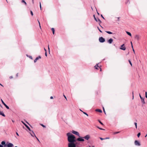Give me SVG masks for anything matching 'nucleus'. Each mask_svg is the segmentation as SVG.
<instances>
[{"label":"nucleus","mask_w":147,"mask_h":147,"mask_svg":"<svg viewBox=\"0 0 147 147\" xmlns=\"http://www.w3.org/2000/svg\"><path fill=\"white\" fill-rule=\"evenodd\" d=\"M139 96H140V98H141V99H142V96H141V95H140V94H139Z\"/></svg>","instance_id":"obj_42"},{"label":"nucleus","mask_w":147,"mask_h":147,"mask_svg":"<svg viewBox=\"0 0 147 147\" xmlns=\"http://www.w3.org/2000/svg\"><path fill=\"white\" fill-rule=\"evenodd\" d=\"M96 111H97V112H98L100 113H102V111L100 110V109H96Z\"/></svg>","instance_id":"obj_19"},{"label":"nucleus","mask_w":147,"mask_h":147,"mask_svg":"<svg viewBox=\"0 0 147 147\" xmlns=\"http://www.w3.org/2000/svg\"><path fill=\"white\" fill-rule=\"evenodd\" d=\"M21 2L22 3H24L26 5L27 4L26 2L24 0H22Z\"/></svg>","instance_id":"obj_22"},{"label":"nucleus","mask_w":147,"mask_h":147,"mask_svg":"<svg viewBox=\"0 0 147 147\" xmlns=\"http://www.w3.org/2000/svg\"><path fill=\"white\" fill-rule=\"evenodd\" d=\"M74 143L75 142L69 143L68 144V147H76V144H75Z\"/></svg>","instance_id":"obj_2"},{"label":"nucleus","mask_w":147,"mask_h":147,"mask_svg":"<svg viewBox=\"0 0 147 147\" xmlns=\"http://www.w3.org/2000/svg\"><path fill=\"white\" fill-rule=\"evenodd\" d=\"M83 138L87 140H88L90 138V136L89 135H87L83 137Z\"/></svg>","instance_id":"obj_8"},{"label":"nucleus","mask_w":147,"mask_h":147,"mask_svg":"<svg viewBox=\"0 0 147 147\" xmlns=\"http://www.w3.org/2000/svg\"><path fill=\"white\" fill-rule=\"evenodd\" d=\"M63 96H64V97H65V98L66 99V100H67V98H66V96L64 95H63Z\"/></svg>","instance_id":"obj_46"},{"label":"nucleus","mask_w":147,"mask_h":147,"mask_svg":"<svg viewBox=\"0 0 147 147\" xmlns=\"http://www.w3.org/2000/svg\"><path fill=\"white\" fill-rule=\"evenodd\" d=\"M83 112L84 114L86 115L87 116H88V115L86 113L84 112Z\"/></svg>","instance_id":"obj_32"},{"label":"nucleus","mask_w":147,"mask_h":147,"mask_svg":"<svg viewBox=\"0 0 147 147\" xmlns=\"http://www.w3.org/2000/svg\"><path fill=\"white\" fill-rule=\"evenodd\" d=\"M7 147H12L13 146V145L11 143H9L7 145Z\"/></svg>","instance_id":"obj_9"},{"label":"nucleus","mask_w":147,"mask_h":147,"mask_svg":"<svg viewBox=\"0 0 147 147\" xmlns=\"http://www.w3.org/2000/svg\"><path fill=\"white\" fill-rule=\"evenodd\" d=\"M93 17H94V19H95V20L96 21V22H98V21H99V22H101L100 20L99 19V18H98V19L97 20V19H96V18H95V15H93Z\"/></svg>","instance_id":"obj_15"},{"label":"nucleus","mask_w":147,"mask_h":147,"mask_svg":"<svg viewBox=\"0 0 147 147\" xmlns=\"http://www.w3.org/2000/svg\"><path fill=\"white\" fill-rule=\"evenodd\" d=\"M45 55L46 56H47V52H45Z\"/></svg>","instance_id":"obj_49"},{"label":"nucleus","mask_w":147,"mask_h":147,"mask_svg":"<svg viewBox=\"0 0 147 147\" xmlns=\"http://www.w3.org/2000/svg\"><path fill=\"white\" fill-rule=\"evenodd\" d=\"M103 112H104V113H105V114H106V112L105 111V109H104V107H103Z\"/></svg>","instance_id":"obj_29"},{"label":"nucleus","mask_w":147,"mask_h":147,"mask_svg":"<svg viewBox=\"0 0 147 147\" xmlns=\"http://www.w3.org/2000/svg\"><path fill=\"white\" fill-rule=\"evenodd\" d=\"M100 138V139L101 140H105V138Z\"/></svg>","instance_id":"obj_41"},{"label":"nucleus","mask_w":147,"mask_h":147,"mask_svg":"<svg viewBox=\"0 0 147 147\" xmlns=\"http://www.w3.org/2000/svg\"><path fill=\"white\" fill-rule=\"evenodd\" d=\"M129 62L130 65H131V66H132V64L131 61L130 60H129Z\"/></svg>","instance_id":"obj_27"},{"label":"nucleus","mask_w":147,"mask_h":147,"mask_svg":"<svg viewBox=\"0 0 147 147\" xmlns=\"http://www.w3.org/2000/svg\"><path fill=\"white\" fill-rule=\"evenodd\" d=\"M131 45H132V42H131Z\"/></svg>","instance_id":"obj_61"},{"label":"nucleus","mask_w":147,"mask_h":147,"mask_svg":"<svg viewBox=\"0 0 147 147\" xmlns=\"http://www.w3.org/2000/svg\"><path fill=\"white\" fill-rule=\"evenodd\" d=\"M1 100L2 102V103L5 106V107H6L7 109H9V107L8 106L3 102V100L2 99H1Z\"/></svg>","instance_id":"obj_7"},{"label":"nucleus","mask_w":147,"mask_h":147,"mask_svg":"<svg viewBox=\"0 0 147 147\" xmlns=\"http://www.w3.org/2000/svg\"><path fill=\"white\" fill-rule=\"evenodd\" d=\"M16 134L17 135H18V136H19V134L17 132H16Z\"/></svg>","instance_id":"obj_53"},{"label":"nucleus","mask_w":147,"mask_h":147,"mask_svg":"<svg viewBox=\"0 0 147 147\" xmlns=\"http://www.w3.org/2000/svg\"><path fill=\"white\" fill-rule=\"evenodd\" d=\"M134 144L136 146H140L141 145V144L140 142L136 140L135 141Z\"/></svg>","instance_id":"obj_5"},{"label":"nucleus","mask_w":147,"mask_h":147,"mask_svg":"<svg viewBox=\"0 0 147 147\" xmlns=\"http://www.w3.org/2000/svg\"><path fill=\"white\" fill-rule=\"evenodd\" d=\"M48 49H49V53H50V49H49V45L48 46Z\"/></svg>","instance_id":"obj_47"},{"label":"nucleus","mask_w":147,"mask_h":147,"mask_svg":"<svg viewBox=\"0 0 147 147\" xmlns=\"http://www.w3.org/2000/svg\"><path fill=\"white\" fill-rule=\"evenodd\" d=\"M1 145H4V147L6 146H7V144H5V142L4 141H3L1 142Z\"/></svg>","instance_id":"obj_12"},{"label":"nucleus","mask_w":147,"mask_h":147,"mask_svg":"<svg viewBox=\"0 0 147 147\" xmlns=\"http://www.w3.org/2000/svg\"><path fill=\"white\" fill-rule=\"evenodd\" d=\"M119 132H120V131H118V132H115L114 133V134H116L119 133Z\"/></svg>","instance_id":"obj_39"},{"label":"nucleus","mask_w":147,"mask_h":147,"mask_svg":"<svg viewBox=\"0 0 147 147\" xmlns=\"http://www.w3.org/2000/svg\"><path fill=\"white\" fill-rule=\"evenodd\" d=\"M126 32L127 34L128 35H129V36H131V33L130 32H127V31H126Z\"/></svg>","instance_id":"obj_20"},{"label":"nucleus","mask_w":147,"mask_h":147,"mask_svg":"<svg viewBox=\"0 0 147 147\" xmlns=\"http://www.w3.org/2000/svg\"><path fill=\"white\" fill-rule=\"evenodd\" d=\"M38 23H39V26H40V28H41V26H40V22L38 20Z\"/></svg>","instance_id":"obj_45"},{"label":"nucleus","mask_w":147,"mask_h":147,"mask_svg":"<svg viewBox=\"0 0 147 147\" xmlns=\"http://www.w3.org/2000/svg\"><path fill=\"white\" fill-rule=\"evenodd\" d=\"M133 50L134 51V49H133Z\"/></svg>","instance_id":"obj_60"},{"label":"nucleus","mask_w":147,"mask_h":147,"mask_svg":"<svg viewBox=\"0 0 147 147\" xmlns=\"http://www.w3.org/2000/svg\"><path fill=\"white\" fill-rule=\"evenodd\" d=\"M30 12L31 14V15L32 16L33 15V14L32 11H30Z\"/></svg>","instance_id":"obj_31"},{"label":"nucleus","mask_w":147,"mask_h":147,"mask_svg":"<svg viewBox=\"0 0 147 147\" xmlns=\"http://www.w3.org/2000/svg\"><path fill=\"white\" fill-rule=\"evenodd\" d=\"M0 85L1 86H3V85H2V84H1L0 83Z\"/></svg>","instance_id":"obj_59"},{"label":"nucleus","mask_w":147,"mask_h":147,"mask_svg":"<svg viewBox=\"0 0 147 147\" xmlns=\"http://www.w3.org/2000/svg\"><path fill=\"white\" fill-rule=\"evenodd\" d=\"M97 127L99 129H100V130H105L104 129H102V128H100L98 127Z\"/></svg>","instance_id":"obj_33"},{"label":"nucleus","mask_w":147,"mask_h":147,"mask_svg":"<svg viewBox=\"0 0 147 147\" xmlns=\"http://www.w3.org/2000/svg\"><path fill=\"white\" fill-rule=\"evenodd\" d=\"M130 3V2H129V0H128V1H127L126 2V3H126V4H127V3Z\"/></svg>","instance_id":"obj_38"},{"label":"nucleus","mask_w":147,"mask_h":147,"mask_svg":"<svg viewBox=\"0 0 147 147\" xmlns=\"http://www.w3.org/2000/svg\"><path fill=\"white\" fill-rule=\"evenodd\" d=\"M32 132L33 133V134L34 135V136L37 139V140L39 142H40V141L39 140V139L38 138L36 137V136L35 134H34V132L32 130Z\"/></svg>","instance_id":"obj_21"},{"label":"nucleus","mask_w":147,"mask_h":147,"mask_svg":"<svg viewBox=\"0 0 147 147\" xmlns=\"http://www.w3.org/2000/svg\"><path fill=\"white\" fill-rule=\"evenodd\" d=\"M22 122L24 124V125L26 126V127H27V128L30 131H31L30 128L25 123L23 122L22 121Z\"/></svg>","instance_id":"obj_13"},{"label":"nucleus","mask_w":147,"mask_h":147,"mask_svg":"<svg viewBox=\"0 0 147 147\" xmlns=\"http://www.w3.org/2000/svg\"><path fill=\"white\" fill-rule=\"evenodd\" d=\"M140 133H139L137 134L138 137L139 138L140 137Z\"/></svg>","instance_id":"obj_26"},{"label":"nucleus","mask_w":147,"mask_h":147,"mask_svg":"<svg viewBox=\"0 0 147 147\" xmlns=\"http://www.w3.org/2000/svg\"><path fill=\"white\" fill-rule=\"evenodd\" d=\"M113 41V39L112 38H111L108 40V42L109 44H111Z\"/></svg>","instance_id":"obj_14"},{"label":"nucleus","mask_w":147,"mask_h":147,"mask_svg":"<svg viewBox=\"0 0 147 147\" xmlns=\"http://www.w3.org/2000/svg\"><path fill=\"white\" fill-rule=\"evenodd\" d=\"M145 97L147 98V92H145Z\"/></svg>","instance_id":"obj_30"},{"label":"nucleus","mask_w":147,"mask_h":147,"mask_svg":"<svg viewBox=\"0 0 147 147\" xmlns=\"http://www.w3.org/2000/svg\"><path fill=\"white\" fill-rule=\"evenodd\" d=\"M72 132L74 134H75L79 137H80V134L77 131H75L74 130H72Z\"/></svg>","instance_id":"obj_6"},{"label":"nucleus","mask_w":147,"mask_h":147,"mask_svg":"<svg viewBox=\"0 0 147 147\" xmlns=\"http://www.w3.org/2000/svg\"><path fill=\"white\" fill-rule=\"evenodd\" d=\"M32 3L33 4L34 3V0H32Z\"/></svg>","instance_id":"obj_56"},{"label":"nucleus","mask_w":147,"mask_h":147,"mask_svg":"<svg viewBox=\"0 0 147 147\" xmlns=\"http://www.w3.org/2000/svg\"><path fill=\"white\" fill-rule=\"evenodd\" d=\"M134 124L135 125L136 128H137V123H136L135 122V123H134Z\"/></svg>","instance_id":"obj_28"},{"label":"nucleus","mask_w":147,"mask_h":147,"mask_svg":"<svg viewBox=\"0 0 147 147\" xmlns=\"http://www.w3.org/2000/svg\"><path fill=\"white\" fill-rule=\"evenodd\" d=\"M97 28H98V30H99V31L101 32H102V31L99 29V28L98 27Z\"/></svg>","instance_id":"obj_40"},{"label":"nucleus","mask_w":147,"mask_h":147,"mask_svg":"<svg viewBox=\"0 0 147 147\" xmlns=\"http://www.w3.org/2000/svg\"><path fill=\"white\" fill-rule=\"evenodd\" d=\"M66 135L67 136L68 141L69 143L75 142H76V137L74 135L70 132L67 133Z\"/></svg>","instance_id":"obj_1"},{"label":"nucleus","mask_w":147,"mask_h":147,"mask_svg":"<svg viewBox=\"0 0 147 147\" xmlns=\"http://www.w3.org/2000/svg\"><path fill=\"white\" fill-rule=\"evenodd\" d=\"M131 47H132V49H133V46L132 45H131Z\"/></svg>","instance_id":"obj_58"},{"label":"nucleus","mask_w":147,"mask_h":147,"mask_svg":"<svg viewBox=\"0 0 147 147\" xmlns=\"http://www.w3.org/2000/svg\"><path fill=\"white\" fill-rule=\"evenodd\" d=\"M51 30L53 32V34H54V33H55V30H54V28H51Z\"/></svg>","instance_id":"obj_23"},{"label":"nucleus","mask_w":147,"mask_h":147,"mask_svg":"<svg viewBox=\"0 0 147 147\" xmlns=\"http://www.w3.org/2000/svg\"><path fill=\"white\" fill-rule=\"evenodd\" d=\"M18 74H16V76H18Z\"/></svg>","instance_id":"obj_57"},{"label":"nucleus","mask_w":147,"mask_h":147,"mask_svg":"<svg viewBox=\"0 0 147 147\" xmlns=\"http://www.w3.org/2000/svg\"><path fill=\"white\" fill-rule=\"evenodd\" d=\"M32 134L31 133H30V135H31V136L33 137H34V135L33 134V133L32 132Z\"/></svg>","instance_id":"obj_34"},{"label":"nucleus","mask_w":147,"mask_h":147,"mask_svg":"<svg viewBox=\"0 0 147 147\" xmlns=\"http://www.w3.org/2000/svg\"><path fill=\"white\" fill-rule=\"evenodd\" d=\"M0 147H3V146L0 144Z\"/></svg>","instance_id":"obj_50"},{"label":"nucleus","mask_w":147,"mask_h":147,"mask_svg":"<svg viewBox=\"0 0 147 147\" xmlns=\"http://www.w3.org/2000/svg\"><path fill=\"white\" fill-rule=\"evenodd\" d=\"M147 135H146L145 136V137H146V136H147Z\"/></svg>","instance_id":"obj_62"},{"label":"nucleus","mask_w":147,"mask_h":147,"mask_svg":"<svg viewBox=\"0 0 147 147\" xmlns=\"http://www.w3.org/2000/svg\"><path fill=\"white\" fill-rule=\"evenodd\" d=\"M12 121L13 122H14V121H13V120H12Z\"/></svg>","instance_id":"obj_63"},{"label":"nucleus","mask_w":147,"mask_h":147,"mask_svg":"<svg viewBox=\"0 0 147 147\" xmlns=\"http://www.w3.org/2000/svg\"><path fill=\"white\" fill-rule=\"evenodd\" d=\"M99 122L102 125H103V123L100 120H98Z\"/></svg>","instance_id":"obj_37"},{"label":"nucleus","mask_w":147,"mask_h":147,"mask_svg":"<svg viewBox=\"0 0 147 147\" xmlns=\"http://www.w3.org/2000/svg\"><path fill=\"white\" fill-rule=\"evenodd\" d=\"M106 32L107 33L109 34H112V33L111 32L108 31H106Z\"/></svg>","instance_id":"obj_24"},{"label":"nucleus","mask_w":147,"mask_h":147,"mask_svg":"<svg viewBox=\"0 0 147 147\" xmlns=\"http://www.w3.org/2000/svg\"><path fill=\"white\" fill-rule=\"evenodd\" d=\"M124 45V44H123L121 45V47L120 48V49H121L122 50H125V49H126L125 47H123Z\"/></svg>","instance_id":"obj_11"},{"label":"nucleus","mask_w":147,"mask_h":147,"mask_svg":"<svg viewBox=\"0 0 147 147\" xmlns=\"http://www.w3.org/2000/svg\"><path fill=\"white\" fill-rule=\"evenodd\" d=\"M40 10H41L42 8H41V3L40 2Z\"/></svg>","instance_id":"obj_35"},{"label":"nucleus","mask_w":147,"mask_h":147,"mask_svg":"<svg viewBox=\"0 0 147 147\" xmlns=\"http://www.w3.org/2000/svg\"><path fill=\"white\" fill-rule=\"evenodd\" d=\"M76 140V141H78L80 142H83L84 141V139L83 137H80V136Z\"/></svg>","instance_id":"obj_3"},{"label":"nucleus","mask_w":147,"mask_h":147,"mask_svg":"<svg viewBox=\"0 0 147 147\" xmlns=\"http://www.w3.org/2000/svg\"><path fill=\"white\" fill-rule=\"evenodd\" d=\"M40 125H41L42 127H46V126H45V125H43L42 124H40Z\"/></svg>","instance_id":"obj_36"},{"label":"nucleus","mask_w":147,"mask_h":147,"mask_svg":"<svg viewBox=\"0 0 147 147\" xmlns=\"http://www.w3.org/2000/svg\"><path fill=\"white\" fill-rule=\"evenodd\" d=\"M13 77L12 76H10V77H9V78L10 79H11L12 78H13Z\"/></svg>","instance_id":"obj_48"},{"label":"nucleus","mask_w":147,"mask_h":147,"mask_svg":"<svg viewBox=\"0 0 147 147\" xmlns=\"http://www.w3.org/2000/svg\"><path fill=\"white\" fill-rule=\"evenodd\" d=\"M105 139H109V138H105Z\"/></svg>","instance_id":"obj_55"},{"label":"nucleus","mask_w":147,"mask_h":147,"mask_svg":"<svg viewBox=\"0 0 147 147\" xmlns=\"http://www.w3.org/2000/svg\"><path fill=\"white\" fill-rule=\"evenodd\" d=\"M135 37V38L138 40H139L140 38L139 36H138L137 35H136Z\"/></svg>","instance_id":"obj_16"},{"label":"nucleus","mask_w":147,"mask_h":147,"mask_svg":"<svg viewBox=\"0 0 147 147\" xmlns=\"http://www.w3.org/2000/svg\"><path fill=\"white\" fill-rule=\"evenodd\" d=\"M141 99L142 102L143 103V104H144L145 103V102L144 101V98H142Z\"/></svg>","instance_id":"obj_18"},{"label":"nucleus","mask_w":147,"mask_h":147,"mask_svg":"<svg viewBox=\"0 0 147 147\" xmlns=\"http://www.w3.org/2000/svg\"><path fill=\"white\" fill-rule=\"evenodd\" d=\"M44 50H45V52H47V50L46 49H45V48H44Z\"/></svg>","instance_id":"obj_54"},{"label":"nucleus","mask_w":147,"mask_h":147,"mask_svg":"<svg viewBox=\"0 0 147 147\" xmlns=\"http://www.w3.org/2000/svg\"><path fill=\"white\" fill-rule=\"evenodd\" d=\"M97 67H98L99 66H98V64H97L95 66V67L96 69H98Z\"/></svg>","instance_id":"obj_25"},{"label":"nucleus","mask_w":147,"mask_h":147,"mask_svg":"<svg viewBox=\"0 0 147 147\" xmlns=\"http://www.w3.org/2000/svg\"><path fill=\"white\" fill-rule=\"evenodd\" d=\"M0 115H2V116L3 117H5V115L4 114L3 112L2 111L0 112Z\"/></svg>","instance_id":"obj_17"},{"label":"nucleus","mask_w":147,"mask_h":147,"mask_svg":"<svg viewBox=\"0 0 147 147\" xmlns=\"http://www.w3.org/2000/svg\"><path fill=\"white\" fill-rule=\"evenodd\" d=\"M99 41L100 42H103L105 41V39L103 38L102 37H101L99 38Z\"/></svg>","instance_id":"obj_4"},{"label":"nucleus","mask_w":147,"mask_h":147,"mask_svg":"<svg viewBox=\"0 0 147 147\" xmlns=\"http://www.w3.org/2000/svg\"><path fill=\"white\" fill-rule=\"evenodd\" d=\"M117 18V19H118V21H119V18L118 17Z\"/></svg>","instance_id":"obj_52"},{"label":"nucleus","mask_w":147,"mask_h":147,"mask_svg":"<svg viewBox=\"0 0 147 147\" xmlns=\"http://www.w3.org/2000/svg\"><path fill=\"white\" fill-rule=\"evenodd\" d=\"M41 58V57L40 56H39L38 57H36L34 61V62H36L39 59H40Z\"/></svg>","instance_id":"obj_10"},{"label":"nucleus","mask_w":147,"mask_h":147,"mask_svg":"<svg viewBox=\"0 0 147 147\" xmlns=\"http://www.w3.org/2000/svg\"><path fill=\"white\" fill-rule=\"evenodd\" d=\"M29 57L31 59H32V56H29Z\"/></svg>","instance_id":"obj_43"},{"label":"nucleus","mask_w":147,"mask_h":147,"mask_svg":"<svg viewBox=\"0 0 147 147\" xmlns=\"http://www.w3.org/2000/svg\"><path fill=\"white\" fill-rule=\"evenodd\" d=\"M50 98H51V99H53V96H51V97H50Z\"/></svg>","instance_id":"obj_51"},{"label":"nucleus","mask_w":147,"mask_h":147,"mask_svg":"<svg viewBox=\"0 0 147 147\" xmlns=\"http://www.w3.org/2000/svg\"><path fill=\"white\" fill-rule=\"evenodd\" d=\"M101 16L102 18H103V19H105L104 18L103 16L102 15V14L101 15Z\"/></svg>","instance_id":"obj_44"},{"label":"nucleus","mask_w":147,"mask_h":147,"mask_svg":"<svg viewBox=\"0 0 147 147\" xmlns=\"http://www.w3.org/2000/svg\"><path fill=\"white\" fill-rule=\"evenodd\" d=\"M92 147H95L94 146H92Z\"/></svg>","instance_id":"obj_64"}]
</instances>
